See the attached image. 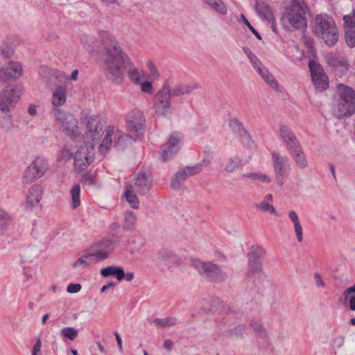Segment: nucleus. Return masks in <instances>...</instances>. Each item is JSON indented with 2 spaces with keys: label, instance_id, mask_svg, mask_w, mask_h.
I'll return each instance as SVG.
<instances>
[{
  "label": "nucleus",
  "instance_id": "1",
  "mask_svg": "<svg viewBox=\"0 0 355 355\" xmlns=\"http://www.w3.org/2000/svg\"><path fill=\"white\" fill-rule=\"evenodd\" d=\"M98 37L103 49L102 60L106 78L114 85H120L124 80L127 70L128 78L135 85L140 84L139 69L134 67L132 59L123 50L116 38L107 31H101Z\"/></svg>",
  "mask_w": 355,
  "mask_h": 355
},
{
  "label": "nucleus",
  "instance_id": "2",
  "mask_svg": "<svg viewBox=\"0 0 355 355\" xmlns=\"http://www.w3.org/2000/svg\"><path fill=\"white\" fill-rule=\"evenodd\" d=\"M337 97L332 107L333 115L338 119L349 118L355 113V91L344 84H338Z\"/></svg>",
  "mask_w": 355,
  "mask_h": 355
},
{
  "label": "nucleus",
  "instance_id": "3",
  "mask_svg": "<svg viewBox=\"0 0 355 355\" xmlns=\"http://www.w3.org/2000/svg\"><path fill=\"white\" fill-rule=\"evenodd\" d=\"M313 33L321 37L329 46H333L338 40V30L332 17L327 15H316L313 21Z\"/></svg>",
  "mask_w": 355,
  "mask_h": 355
},
{
  "label": "nucleus",
  "instance_id": "4",
  "mask_svg": "<svg viewBox=\"0 0 355 355\" xmlns=\"http://www.w3.org/2000/svg\"><path fill=\"white\" fill-rule=\"evenodd\" d=\"M282 21L285 28L290 31H303L307 26L305 10L297 0H292L286 7Z\"/></svg>",
  "mask_w": 355,
  "mask_h": 355
},
{
  "label": "nucleus",
  "instance_id": "5",
  "mask_svg": "<svg viewBox=\"0 0 355 355\" xmlns=\"http://www.w3.org/2000/svg\"><path fill=\"white\" fill-rule=\"evenodd\" d=\"M191 265L207 282L218 284L225 282L228 278L227 273L212 261L193 259Z\"/></svg>",
  "mask_w": 355,
  "mask_h": 355
},
{
  "label": "nucleus",
  "instance_id": "6",
  "mask_svg": "<svg viewBox=\"0 0 355 355\" xmlns=\"http://www.w3.org/2000/svg\"><path fill=\"white\" fill-rule=\"evenodd\" d=\"M53 113L56 121L60 124V129L65 135L73 139L82 137L78 132V121L71 114L61 109H54Z\"/></svg>",
  "mask_w": 355,
  "mask_h": 355
},
{
  "label": "nucleus",
  "instance_id": "7",
  "mask_svg": "<svg viewBox=\"0 0 355 355\" xmlns=\"http://www.w3.org/2000/svg\"><path fill=\"white\" fill-rule=\"evenodd\" d=\"M172 97L168 91V82H164L153 98V108L157 116H166L169 114Z\"/></svg>",
  "mask_w": 355,
  "mask_h": 355
},
{
  "label": "nucleus",
  "instance_id": "8",
  "mask_svg": "<svg viewBox=\"0 0 355 355\" xmlns=\"http://www.w3.org/2000/svg\"><path fill=\"white\" fill-rule=\"evenodd\" d=\"M22 90L15 84L7 85L0 92V111L3 113H9L10 108L19 100Z\"/></svg>",
  "mask_w": 355,
  "mask_h": 355
},
{
  "label": "nucleus",
  "instance_id": "9",
  "mask_svg": "<svg viewBox=\"0 0 355 355\" xmlns=\"http://www.w3.org/2000/svg\"><path fill=\"white\" fill-rule=\"evenodd\" d=\"M49 169L47 161L42 157H36L24 171L22 182L29 184L42 177Z\"/></svg>",
  "mask_w": 355,
  "mask_h": 355
},
{
  "label": "nucleus",
  "instance_id": "10",
  "mask_svg": "<svg viewBox=\"0 0 355 355\" xmlns=\"http://www.w3.org/2000/svg\"><path fill=\"white\" fill-rule=\"evenodd\" d=\"M146 120L143 112L139 110L130 112L126 117V127L130 135L138 137L143 135L146 129Z\"/></svg>",
  "mask_w": 355,
  "mask_h": 355
},
{
  "label": "nucleus",
  "instance_id": "11",
  "mask_svg": "<svg viewBox=\"0 0 355 355\" xmlns=\"http://www.w3.org/2000/svg\"><path fill=\"white\" fill-rule=\"evenodd\" d=\"M94 147L87 144L80 146L74 155V167L76 170L83 171L94 161Z\"/></svg>",
  "mask_w": 355,
  "mask_h": 355
},
{
  "label": "nucleus",
  "instance_id": "12",
  "mask_svg": "<svg viewBox=\"0 0 355 355\" xmlns=\"http://www.w3.org/2000/svg\"><path fill=\"white\" fill-rule=\"evenodd\" d=\"M275 177L279 185L283 184V179L290 169L289 159L286 156L282 155L279 152H272L271 155Z\"/></svg>",
  "mask_w": 355,
  "mask_h": 355
},
{
  "label": "nucleus",
  "instance_id": "13",
  "mask_svg": "<svg viewBox=\"0 0 355 355\" xmlns=\"http://www.w3.org/2000/svg\"><path fill=\"white\" fill-rule=\"evenodd\" d=\"M266 254V250L261 246H252L247 255L248 266V273L255 274L262 271L263 263L261 260Z\"/></svg>",
  "mask_w": 355,
  "mask_h": 355
},
{
  "label": "nucleus",
  "instance_id": "14",
  "mask_svg": "<svg viewBox=\"0 0 355 355\" xmlns=\"http://www.w3.org/2000/svg\"><path fill=\"white\" fill-rule=\"evenodd\" d=\"M23 73L21 64L17 61H10L6 66L0 69V83H5L8 80H17Z\"/></svg>",
  "mask_w": 355,
  "mask_h": 355
},
{
  "label": "nucleus",
  "instance_id": "15",
  "mask_svg": "<svg viewBox=\"0 0 355 355\" xmlns=\"http://www.w3.org/2000/svg\"><path fill=\"white\" fill-rule=\"evenodd\" d=\"M164 82H168V91L173 97H178L186 94H191L195 89L199 87L197 83H180L173 85V80L167 78Z\"/></svg>",
  "mask_w": 355,
  "mask_h": 355
},
{
  "label": "nucleus",
  "instance_id": "16",
  "mask_svg": "<svg viewBox=\"0 0 355 355\" xmlns=\"http://www.w3.org/2000/svg\"><path fill=\"white\" fill-rule=\"evenodd\" d=\"M152 182L153 177L149 171H139L136 175L134 191L140 195H144L150 191Z\"/></svg>",
  "mask_w": 355,
  "mask_h": 355
},
{
  "label": "nucleus",
  "instance_id": "17",
  "mask_svg": "<svg viewBox=\"0 0 355 355\" xmlns=\"http://www.w3.org/2000/svg\"><path fill=\"white\" fill-rule=\"evenodd\" d=\"M105 126L104 121L98 116H90L87 122L86 136L93 141L98 140L103 135Z\"/></svg>",
  "mask_w": 355,
  "mask_h": 355
},
{
  "label": "nucleus",
  "instance_id": "18",
  "mask_svg": "<svg viewBox=\"0 0 355 355\" xmlns=\"http://www.w3.org/2000/svg\"><path fill=\"white\" fill-rule=\"evenodd\" d=\"M345 41L349 48L355 46V11L343 17Z\"/></svg>",
  "mask_w": 355,
  "mask_h": 355
},
{
  "label": "nucleus",
  "instance_id": "19",
  "mask_svg": "<svg viewBox=\"0 0 355 355\" xmlns=\"http://www.w3.org/2000/svg\"><path fill=\"white\" fill-rule=\"evenodd\" d=\"M180 138L175 134L170 135L168 142L163 146L161 157L164 162L171 159L180 149Z\"/></svg>",
  "mask_w": 355,
  "mask_h": 355
},
{
  "label": "nucleus",
  "instance_id": "20",
  "mask_svg": "<svg viewBox=\"0 0 355 355\" xmlns=\"http://www.w3.org/2000/svg\"><path fill=\"white\" fill-rule=\"evenodd\" d=\"M325 60L329 67L335 71L343 74L349 69V64L346 59L343 57H338L332 53H329L325 55Z\"/></svg>",
  "mask_w": 355,
  "mask_h": 355
},
{
  "label": "nucleus",
  "instance_id": "21",
  "mask_svg": "<svg viewBox=\"0 0 355 355\" xmlns=\"http://www.w3.org/2000/svg\"><path fill=\"white\" fill-rule=\"evenodd\" d=\"M279 135L288 151L300 145L297 137L287 126L282 125L280 127Z\"/></svg>",
  "mask_w": 355,
  "mask_h": 355
},
{
  "label": "nucleus",
  "instance_id": "22",
  "mask_svg": "<svg viewBox=\"0 0 355 355\" xmlns=\"http://www.w3.org/2000/svg\"><path fill=\"white\" fill-rule=\"evenodd\" d=\"M42 195V189L40 185L35 184L32 186L26 195L25 206L26 208L31 209L39 203Z\"/></svg>",
  "mask_w": 355,
  "mask_h": 355
},
{
  "label": "nucleus",
  "instance_id": "23",
  "mask_svg": "<svg viewBox=\"0 0 355 355\" xmlns=\"http://www.w3.org/2000/svg\"><path fill=\"white\" fill-rule=\"evenodd\" d=\"M137 216L130 210L125 211L123 214L122 228L127 232H133L137 230Z\"/></svg>",
  "mask_w": 355,
  "mask_h": 355
},
{
  "label": "nucleus",
  "instance_id": "24",
  "mask_svg": "<svg viewBox=\"0 0 355 355\" xmlns=\"http://www.w3.org/2000/svg\"><path fill=\"white\" fill-rule=\"evenodd\" d=\"M177 260L176 255L171 250L162 248L157 252V261L159 265H164L168 268Z\"/></svg>",
  "mask_w": 355,
  "mask_h": 355
},
{
  "label": "nucleus",
  "instance_id": "25",
  "mask_svg": "<svg viewBox=\"0 0 355 355\" xmlns=\"http://www.w3.org/2000/svg\"><path fill=\"white\" fill-rule=\"evenodd\" d=\"M288 152L299 168L304 169L308 167V160L300 145Z\"/></svg>",
  "mask_w": 355,
  "mask_h": 355
},
{
  "label": "nucleus",
  "instance_id": "26",
  "mask_svg": "<svg viewBox=\"0 0 355 355\" xmlns=\"http://www.w3.org/2000/svg\"><path fill=\"white\" fill-rule=\"evenodd\" d=\"M100 273L103 277L113 276L117 280L121 281L125 277L124 270L119 266H109L101 270Z\"/></svg>",
  "mask_w": 355,
  "mask_h": 355
},
{
  "label": "nucleus",
  "instance_id": "27",
  "mask_svg": "<svg viewBox=\"0 0 355 355\" xmlns=\"http://www.w3.org/2000/svg\"><path fill=\"white\" fill-rule=\"evenodd\" d=\"M255 10L257 15L266 20H272L273 13L269 5L263 1L257 0Z\"/></svg>",
  "mask_w": 355,
  "mask_h": 355
},
{
  "label": "nucleus",
  "instance_id": "28",
  "mask_svg": "<svg viewBox=\"0 0 355 355\" xmlns=\"http://www.w3.org/2000/svg\"><path fill=\"white\" fill-rule=\"evenodd\" d=\"M272 201L273 196L272 194L269 193L264 197L263 201L254 204V206L258 210L265 213L268 212L270 214L275 215L277 214V211L272 204Z\"/></svg>",
  "mask_w": 355,
  "mask_h": 355
},
{
  "label": "nucleus",
  "instance_id": "29",
  "mask_svg": "<svg viewBox=\"0 0 355 355\" xmlns=\"http://www.w3.org/2000/svg\"><path fill=\"white\" fill-rule=\"evenodd\" d=\"M67 100L66 89L61 86H58L52 94V105L58 107L63 105Z\"/></svg>",
  "mask_w": 355,
  "mask_h": 355
},
{
  "label": "nucleus",
  "instance_id": "30",
  "mask_svg": "<svg viewBox=\"0 0 355 355\" xmlns=\"http://www.w3.org/2000/svg\"><path fill=\"white\" fill-rule=\"evenodd\" d=\"M342 302H348L351 311H355V284L347 288L339 298Z\"/></svg>",
  "mask_w": 355,
  "mask_h": 355
},
{
  "label": "nucleus",
  "instance_id": "31",
  "mask_svg": "<svg viewBox=\"0 0 355 355\" xmlns=\"http://www.w3.org/2000/svg\"><path fill=\"white\" fill-rule=\"evenodd\" d=\"M288 217L293 223L296 238L298 242L303 240L302 227L300 222V219L296 211L292 210L288 212Z\"/></svg>",
  "mask_w": 355,
  "mask_h": 355
},
{
  "label": "nucleus",
  "instance_id": "32",
  "mask_svg": "<svg viewBox=\"0 0 355 355\" xmlns=\"http://www.w3.org/2000/svg\"><path fill=\"white\" fill-rule=\"evenodd\" d=\"M256 71L259 73V76H261V78L266 81V83L268 84L270 87L275 90L278 89L279 85L277 81L275 79L272 74H271L265 67L262 66L261 67L258 68Z\"/></svg>",
  "mask_w": 355,
  "mask_h": 355
},
{
  "label": "nucleus",
  "instance_id": "33",
  "mask_svg": "<svg viewBox=\"0 0 355 355\" xmlns=\"http://www.w3.org/2000/svg\"><path fill=\"white\" fill-rule=\"evenodd\" d=\"M109 257V252L107 251H96L89 250L85 253V257L91 263H97L102 261Z\"/></svg>",
  "mask_w": 355,
  "mask_h": 355
},
{
  "label": "nucleus",
  "instance_id": "34",
  "mask_svg": "<svg viewBox=\"0 0 355 355\" xmlns=\"http://www.w3.org/2000/svg\"><path fill=\"white\" fill-rule=\"evenodd\" d=\"M113 128L112 127H108L106 131L105 136L102 141L101 144L99 146V152L101 154H106L108 150L110 149V147L112 144V136H113Z\"/></svg>",
  "mask_w": 355,
  "mask_h": 355
},
{
  "label": "nucleus",
  "instance_id": "35",
  "mask_svg": "<svg viewBox=\"0 0 355 355\" xmlns=\"http://www.w3.org/2000/svg\"><path fill=\"white\" fill-rule=\"evenodd\" d=\"M190 175H189L187 168L184 167L183 169L178 171L174 177L173 178L171 182V186L173 189L178 190L182 184L184 182V180L189 178Z\"/></svg>",
  "mask_w": 355,
  "mask_h": 355
},
{
  "label": "nucleus",
  "instance_id": "36",
  "mask_svg": "<svg viewBox=\"0 0 355 355\" xmlns=\"http://www.w3.org/2000/svg\"><path fill=\"white\" fill-rule=\"evenodd\" d=\"M204 2L218 14L222 15H227V6L222 0H204Z\"/></svg>",
  "mask_w": 355,
  "mask_h": 355
},
{
  "label": "nucleus",
  "instance_id": "37",
  "mask_svg": "<svg viewBox=\"0 0 355 355\" xmlns=\"http://www.w3.org/2000/svg\"><path fill=\"white\" fill-rule=\"evenodd\" d=\"M178 321V319L176 317L168 316L164 318H155L152 322L162 328H167L175 326Z\"/></svg>",
  "mask_w": 355,
  "mask_h": 355
},
{
  "label": "nucleus",
  "instance_id": "38",
  "mask_svg": "<svg viewBox=\"0 0 355 355\" xmlns=\"http://www.w3.org/2000/svg\"><path fill=\"white\" fill-rule=\"evenodd\" d=\"M229 125L231 130L236 132L237 135L241 137L249 136L248 131L243 127L242 123H241L236 119H232L229 122Z\"/></svg>",
  "mask_w": 355,
  "mask_h": 355
},
{
  "label": "nucleus",
  "instance_id": "39",
  "mask_svg": "<svg viewBox=\"0 0 355 355\" xmlns=\"http://www.w3.org/2000/svg\"><path fill=\"white\" fill-rule=\"evenodd\" d=\"M80 42L84 48L90 53L95 51V38L92 35L83 34L80 37Z\"/></svg>",
  "mask_w": 355,
  "mask_h": 355
},
{
  "label": "nucleus",
  "instance_id": "40",
  "mask_svg": "<svg viewBox=\"0 0 355 355\" xmlns=\"http://www.w3.org/2000/svg\"><path fill=\"white\" fill-rule=\"evenodd\" d=\"M241 166V160L238 157H230L225 165L224 171L227 173H232Z\"/></svg>",
  "mask_w": 355,
  "mask_h": 355
},
{
  "label": "nucleus",
  "instance_id": "41",
  "mask_svg": "<svg viewBox=\"0 0 355 355\" xmlns=\"http://www.w3.org/2000/svg\"><path fill=\"white\" fill-rule=\"evenodd\" d=\"M125 197L130 206L135 209H137L139 207V200L135 194V191L128 187L125 192Z\"/></svg>",
  "mask_w": 355,
  "mask_h": 355
},
{
  "label": "nucleus",
  "instance_id": "42",
  "mask_svg": "<svg viewBox=\"0 0 355 355\" xmlns=\"http://www.w3.org/2000/svg\"><path fill=\"white\" fill-rule=\"evenodd\" d=\"M80 187L78 184L74 185L71 189V205L73 209H76L80 205Z\"/></svg>",
  "mask_w": 355,
  "mask_h": 355
},
{
  "label": "nucleus",
  "instance_id": "43",
  "mask_svg": "<svg viewBox=\"0 0 355 355\" xmlns=\"http://www.w3.org/2000/svg\"><path fill=\"white\" fill-rule=\"evenodd\" d=\"M312 81L313 82L315 87L322 90L327 89L329 85L328 77L325 73L313 78Z\"/></svg>",
  "mask_w": 355,
  "mask_h": 355
},
{
  "label": "nucleus",
  "instance_id": "44",
  "mask_svg": "<svg viewBox=\"0 0 355 355\" xmlns=\"http://www.w3.org/2000/svg\"><path fill=\"white\" fill-rule=\"evenodd\" d=\"M60 335L64 338H68L70 340H73L78 336V331L73 327H64L60 331Z\"/></svg>",
  "mask_w": 355,
  "mask_h": 355
},
{
  "label": "nucleus",
  "instance_id": "45",
  "mask_svg": "<svg viewBox=\"0 0 355 355\" xmlns=\"http://www.w3.org/2000/svg\"><path fill=\"white\" fill-rule=\"evenodd\" d=\"M309 67L311 74V79L318 76L319 75L324 74V70L322 67L314 61H310Z\"/></svg>",
  "mask_w": 355,
  "mask_h": 355
},
{
  "label": "nucleus",
  "instance_id": "46",
  "mask_svg": "<svg viewBox=\"0 0 355 355\" xmlns=\"http://www.w3.org/2000/svg\"><path fill=\"white\" fill-rule=\"evenodd\" d=\"M250 327L260 338H266L267 336V333L265 327L262 324L258 322H252L250 323Z\"/></svg>",
  "mask_w": 355,
  "mask_h": 355
},
{
  "label": "nucleus",
  "instance_id": "47",
  "mask_svg": "<svg viewBox=\"0 0 355 355\" xmlns=\"http://www.w3.org/2000/svg\"><path fill=\"white\" fill-rule=\"evenodd\" d=\"M4 114L5 115L0 120V128L10 132L12 128V121L9 113Z\"/></svg>",
  "mask_w": 355,
  "mask_h": 355
},
{
  "label": "nucleus",
  "instance_id": "48",
  "mask_svg": "<svg viewBox=\"0 0 355 355\" xmlns=\"http://www.w3.org/2000/svg\"><path fill=\"white\" fill-rule=\"evenodd\" d=\"M10 222L9 214L4 209L0 208V232L6 230Z\"/></svg>",
  "mask_w": 355,
  "mask_h": 355
},
{
  "label": "nucleus",
  "instance_id": "49",
  "mask_svg": "<svg viewBox=\"0 0 355 355\" xmlns=\"http://www.w3.org/2000/svg\"><path fill=\"white\" fill-rule=\"evenodd\" d=\"M15 46L12 44H3L0 47V55L4 58H10L14 53Z\"/></svg>",
  "mask_w": 355,
  "mask_h": 355
},
{
  "label": "nucleus",
  "instance_id": "50",
  "mask_svg": "<svg viewBox=\"0 0 355 355\" xmlns=\"http://www.w3.org/2000/svg\"><path fill=\"white\" fill-rule=\"evenodd\" d=\"M243 177L249 179L259 180L264 183H269L270 182V178L266 174L263 173H249L243 175Z\"/></svg>",
  "mask_w": 355,
  "mask_h": 355
},
{
  "label": "nucleus",
  "instance_id": "51",
  "mask_svg": "<svg viewBox=\"0 0 355 355\" xmlns=\"http://www.w3.org/2000/svg\"><path fill=\"white\" fill-rule=\"evenodd\" d=\"M245 327L243 324H239L235 327L232 330L227 332V336L232 338H240L243 336Z\"/></svg>",
  "mask_w": 355,
  "mask_h": 355
},
{
  "label": "nucleus",
  "instance_id": "52",
  "mask_svg": "<svg viewBox=\"0 0 355 355\" xmlns=\"http://www.w3.org/2000/svg\"><path fill=\"white\" fill-rule=\"evenodd\" d=\"M125 139L124 134L121 131H117L114 135V143L116 147H123L125 145Z\"/></svg>",
  "mask_w": 355,
  "mask_h": 355
},
{
  "label": "nucleus",
  "instance_id": "53",
  "mask_svg": "<svg viewBox=\"0 0 355 355\" xmlns=\"http://www.w3.org/2000/svg\"><path fill=\"white\" fill-rule=\"evenodd\" d=\"M82 182L88 186L94 185L96 183V178L92 173L87 172L82 176Z\"/></svg>",
  "mask_w": 355,
  "mask_h": 355
},
{
  "label": "nucleus",
  "instance_id": "54",
  "mask_svg": "<svg viewBox=\"0 0 355 355\" xmlns=\"http://www.w3.org/2000/svg\"><path fill=\"white\" fill-rule=\"evenodd\" d=\"M140 89L142 93L151 95L154 92L153 85L149 81L140 82Z\"/></svg>",
  "mask_w": 355,
  "mask_h": 355
},
{
  "label": "nucleus",
  "instance_id": "55",
  "mask_svg": "<svg viewBox=\"0 0 355 355\" xmlns=\"http://www.w3.org/2000/svg\"><path fill=\"white\" fill-rule=\"evenodd\" d=\"M345 340V337L342 335L336 336L331 339V346L334 349H339L343 345Z\"/></svg>",
  "mask_w": 355,
  "mask_h": 355
},
{
  "label": "nucleus",
  "instance_id": "56",
  "mask_svg": "<svg viewBox=\"0 0 355 355\" xmlns=\"http://www.w3.org/2000/svg\"><path fill=\"white\" fill-rule=\"evenodd\" d=\"M241 17L243 21V23L248 27V28L250 30V31L255 35V37L261 40V37L259 35V33L256 31V29L250 24L249 21L247 19V18L245 17L243 14L241 15Z\"/></svg>",
  "mask_w": 355,
  "mask_h": 355
},
{
  "label": "nucleus",
  "instance_id": "57",
  "mask_svg": "<svg viewBox=\"0 0 355 355\" xmlns=\"http://www.w3.org/2000/svg\"><path fill=\"white\" fill-rule=\"evenodd\" d=\"M89 263H91L85 257V254L83 257L78 259L73 263V267L74 268H78L82 266L83 268H86L89 266Z\"/></svg>",
  "mask_w": 355,
  "mask_h": 355
},
{
  "label": "nucleus",
  "instance_id": "58",
  "mask_svg": "<svg viewBox=\"0 0 355 355\" xmlns=\"http://www.w3.org/2000/svg\"><path fill=\"white\" fill-rule=\"evenodd\" d=\"M147 67H148L151 76L154 78L158 79L159 78V73L155 64L152 61H148L147 62Z\"/></svg>",
  "mask_w": 355,
  "mask_h": 355
},
{
  "label": "nucleus",
  "instance_id": "59",
  "mask_svg": "<svg viewBox=\"0 0 355 355\" xmlns=\"http://www.w3.org/2000/svg\"><path fill=\"white\" fill-rule=\"evenodd\" d=\"M108 244L106 242H101L91 246L89 250L107 251L106 249Z\"/></svg>",
  "mask_w": 355,
  "mask_h": 355
},
{
  "label": "nucleus",
  "instance_id": "60",
  "mask_svg": "<svg viewBox=\"0 0 355 355\" xmlns=\"http://www.w3.org/2000/svg\"><path fill=\"white\" fill-rule=\"evenodd\" d=\"M185 168H187V171L190 176L198 174L202 171L200 165L196 164L192 166H186Z\"/></svg>",
  "mask_w": 355,
  "mask_h": 355
},
{
  "label": "nucleus",
  "instance_id": "61",
  "mask_svg": "<svg viewBox=\"0 0 355 355\" xmlns=\"http://www.w3.org/2000/svg\"><path fill=\"white\" fill-rule=\"evenodd\" d=\"M81 285L80 284H69L67 286V291L70 293H76L80 291Z\"/></svg>",
  "mask_w": 355,
  "mask_h": 355
},
{
  "label": "nucleus",
  "instance_id": "62",
  "mask_svg": "<svg viewBox=\"0 0 355 355\" xmlns=\"http://www.w3.org/2000/svg\"><path fill=\"white\" fill-rule=\"evenodd\" d=\"M42 343L40 338H37L32 350L31 355H40L41 354Z\"/></svg>",
  "mask_w": 355,
  "mask_h": 355
},
{
  "label": "nucleus",
  "instance_id": "63",
  "mask_svg": "<svg viewBox=\"0 0 355 355\" xmlns=\"http://www.w3.org/2000/svg\"><path fill=\"white\" fill-rule=\"evenodd\" d=\"M243 51L247 55L250 61L255 60V58H257V56L251 51V50L248 47H243Z\"/></svg>",
  "mask_w": 355,
  "mask_h": 355
},
{
  "label": "nucleus",
  "instance_id": "64",
  "mask_svg": "<svg viewBox=\"0 0 355 355\" xmlns=\"http://www.w3.org/2000/svg\"><path fill=\"white\" fill-rule=\"evenodd\" d=\"M61 156L63 159H70L72 157V153L69 149L64 147L61 152Z\"/></svg>",
  "mask_w": 355,
  "mask_h": 355
}]
</instances>
